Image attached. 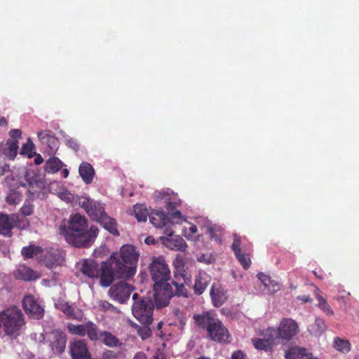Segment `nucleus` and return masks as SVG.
Returning a JSON list of instances; mask_svg holds the SVG:
<instances>
[{"instance_id":"nucleus-10","label":"nucleus","mask_w":359,"mask_h":359,"mask_svg":"<svg viewBox=\"0 0 359 359\" xmlns=\"http://www.w3.org/2000/svg\"><path fill=\"white\" fill-rule=\"evenodd\" d=\"M280 339L288 341L299 332L297 323L292 318H283L278 327Z\"/></svg>"},{"instance_id":"nucleus-26","label":"nucleus","mask_w":359,"mask_h":359,"mask_svg":"<svg viewBox=\"0 0 359 359\" xmlns=\"http://www.w3.org/2000/svg\"><path fill=\"white\" fill-rule=\"evenodd\" d=\"M316 298L318 301V307L322 310L326 315L332 316L334 312L328 304L326 297L323 294V292L319 290V288L316 287L315 290Z\"/></svg>"},{"instance_id":"nucleus-47","label":"nucleus","mask_w":359,"mask_h":359,"mask_svg":"<svg viewBox=\"0 0 359 359\" xmlns=\"http://www.w3.org/2000/svg\"><path fill=\"white\" fill-rule=\"evenodd\" d=\"M99 306L102 311H114L116 308L109 302L106 300H102L99 303Z\"/></svg>"},{"instance_id":"nucleus-58","label":"nucleus","mask_w":359,"mask_h":359,"mask_svg":"<svg viewBox=\"0 0 359 359\" xmlns=\"http://www.w3.org/2000/svg\"><path fill=\"white\" fill-rule=\"evenodd\" d=\"M165 233L169 236L168 238H172V236L173 235V231L171 229H166L165 230Z\"/></svg>"},{"instance_id":"nucleus-41","label":"nucleus","mask_w":359,"mask_h":359,"mask_svg":"<svg viewBox=\"0 0 359 359\" xmlns=\"http://www.w3.org/2000/svg\"><path fill=\"white\" fill-rule=\"evenodd\" d=\"M58 254L56 252H46L44 255L46 266L50 269L57 263Z\"/></svg>"},{"instance_id":"nucleus-49","label":"nucleus","mask_w":359,"mask_h":359,"mask_svg":"<svg viewBox=\"0 0 359 359\" xmlns=\"http://www.w3.org/2000/svg\"><path fill=\"white\" fill-rule=\"evenodd\" d=\"M258 278L261 280V282L264 284V285L266 287L268 285L271 283V277L268 275H266L263 273H259L257 275Z\"/></svg>"},{"instance_id":"nucleus-46","label":"nucleus","mask_w":359,"mask_h":359,"mask_svg":"<svg viewBox=\"0 0 359 359\" xmlns=\"http://www.w3.org/2000/svg\"><path fill=\"white\" fill-rule=\"evenodd\" d=\"M8 150L11 154L15 156L18 149V142L16 140H9L6 142Z\"/></svg>"},{"instance_id":"nucleus-21","label":"nucleus","mask_w":359,"mask_h":359,"mask_svg":"<svg viewBox=\"0 0 359 359\" xmlns=\"http://www.w3.org/2000/svg\"><path fill=\"white\" fill-rule=\"evenodd\" d=\"M151 223L156 228H162L169 223V217L163 210H154L149 215Z\"/></svg>"},{"instance_id":"nucleus-56","label":"nucleus","mask_w":359,"mask_h":359,"mask_svg":"<svg viewBox=\"0 0 359 359\" xmlns=\"http://www.w3.org/2000/svg\"><path fill=\"white\" fill-rule=\"evenodd\" d=\"M144 242L147 244H148V245L154 244L155 243V239L152 236H147L145 238Z\"/></svg>"},{"instance_id":"nucleus-3","label":"nucleus","mask_w":359,"mask_h":359,"mask_svg":"<svg viewBox=\"0 0 359 359\" xmlns=\"http://www.w3.org/2000/svg\"><path fill=\"white\" fill-rule=\"evenodd\" d=\"M193 318L198 327L206 330L208 337L210 340L219 343L230 342L231 335L228 329L212 312L205 311L195 314Z\"/></svg>"},{"instance_id":"nucleus-34","label":"nucleus","mask_w":359,"mask_h":359,"mask_svg":"<svg viewBox=\"0 0 359 359\" xmlns=\"http://www.w3.org/2000/svg\"><path fill=\"white\" fill-rule=\"evenodd\" d=\"M307 353V350L304 348H300L297 346L291 347L286 353H285V358L286 359H303L306 354Z\"/></svg>"},{"instance_id":"nucleus-8","label":"nucleus","mask_w":359,"mask_h":359,"mask_svg":"<svg viewBox=\"0 0 359 359\" xmlns=\"http://www.w3.org/2000/svg\"><path fill=\"white\" fill-rule=\"evenodd\" d=\"M79 203L91 220L97 222L107 214L104 205L100 202L83 197Z\"/></svg>"},{"instance_id":"nucleus-29","label":"nucleus","mask_w":359,"mask_h":359,"mask_svg":"<svg viewBox=\"0 0 359 359\" xmlns=\"http://www.w3.org/2000/svg\"><path fill=\"white\" fill-rule=\"evenodd\" d=\"M101 341L109 347H116L121 345L119 339L111 332L103 331L100 334Z\"/></svg>"},{"instance_id":"nucleus-50","label":"nucleus","mask_w":359,"mask_h":359,"mask_svg":"<svg viewBox=\"0 0 359 359\" xmlns=\"http://www.w3.org/2000/svg\"><path fill=\"white\" fill-rule=\"evenodd\" d=\"M266 288L270 292L274 293L280 290V285L276 281L271 280V283L267 285Z\"/></svg>"},{"instance_id":"nucleus-2","label":"nucleus","mask_w":359,"mask_h":359,"mask_svg":"<svg viewBox=\"0 0 359 359\" xmlns=\"http://www.w3.org/2000/svg\"><path fill=\"white\" fill-rule=\"evenodd\" d=\"M60 230L69 244L79 248L92 246L100 231L95 225L88 228L86 217L78 213L72 215L67 224L60 226Z\"/></svg>"},{"instance_id":"nucleus-48","label":"nucleus","mask_w":359,"mask_h":359,"mask_svg":"<svg viewBox=\"0 0 359 359\" xmlns=\"http://www.w3.org/2000/svg\"><path fill=\"white\" fill-rule=\"evenodd\" d=\"M66 145L75 151H78L79 150V144L76 142V140L73 138L66 139Z\"/></svg>"},{"instance_id":"nucleus-20","label":"nucleus","mask_w":359,"mask_h":359,"mask_svg":"<svg viewBox=\"0 0 359 359\" xmlns=\"http://www.w3.org/2000/svg\"><path fill=\"white\" fill-rule=\"evenodd\" d=\"M210 297L212 304L215 307L222 306L226 302L227 297L224 289L220 286L213 284L210 290Z\"/></svg>"},{"instance_id":"nucleus-55","label":"nucleus","mask_w":359,"mask_h":359,"mask_svg":"<svg viewBox=\"0 0 359 359\" xmlns=\"http://www.w3.org/2000/svg\"><path fill=\"white\" fill-rule=\"evenodd\" d=\"M43 159L40 154H37L34 158V163L36 165H40L43 163Z\"/></svg>"},{"instance_id":"nucleus-53","label":"nucleus","mask_w":359,"mask_h":359,"mask_svg":"<svg viewBox=\"0 0 359 359\" xmlns=\"http://www.w3.org/2000/svg\"><path fill=\"white\" fill-rule=\"evenodd\" d=\"M133 359H147V358L144 353L138 352L135 355Z\"/></svg>"},{"instance_id":"nucleus-31","label":"nucleus","mask_w":359,"mask_h":359,"mask_svg":"<svg viewBox=\"0 0 359 359\" xmlns=\"http://www.w3.org/2000/svg\"><path fill=\"white\" fill-rule=\"evenodd\" d=\"M42 252L43 249L41 247L33 244H30L28 246H25L21 250V254L25 259H31Z\"/></svg>"},{"instance_id":"nucleus-30","label":"nucleus","mask_w":359,"mask_h":359,"mask_svg":"<svg viewBox=\"0 0 359 359\" xmlns=\"http://www.w3.org/2000/svg\"><path fill=\"white\" fill-rule=\"evenodd\" d=\"M261 335L272 346L276 344L277 339H280L278 330L274 327H268L261 332Z\"/></svg>"},{"instance_id":"nucleus-5","label":"nucleus","mask_w":359,"mask_h":359,"mask_svg":"<svg viewBox=\"0 0 359 359\" xmlns=\"http://www.w3.org/2000/svg\"><path fill=\"white\" fill-rule=\"evenodd\" d=\"M139 255L134 245H123L121 248L119 253H113L109 259L112 262L119 263L121 270L130 279L136 273Z\"/></svg>"},{"instance_id":"nucleus-19","label":"nucleus","mask_w":359,"mask_h":359,"mask_svg":"<svg viewBox=\"0 0 359 359\" xmlns=\"http://www.w3.org/2000/svg\"><path fill=\"white\" fill-rule=\"evenodd\" d=\"M211 281V276L205 271H199L195 276L194 290L195 294L200 295L203 293Z\"/></svg>"},{"instance_id":"nucleus-27","label":"nucleus","mask_w":359,"mask_h":359,"mask_svg":"<svg viewBox=\"0 0 359 359\" xmlns=\"http://www.w3.org/2000/svg\"><path fill=\"white\" fill-rule=\"evenodd\" d=\"M15 276L18 278L25 281L32 280L38 278L34 271L25 266H20L16 271Z\"/></svg>"},{"instance_id":"nucleus-28","label":"nucleus","mask_w":359,"mask_h":359,"mask_svg":"<svg viewBox=\"0 0 359 359\" xmlns=\"http://www.w3.org/2000/svg\"><path fill=\"white\" fill-rule=\"evenodd\" d=\"M59 309L69 318L81 320L83 317L81 311H75L74 308L67 302L60 304Z\"/></svg>"},{"instance_id":"nucleus-44","label":"nucleus","mask_w":359,"mask_h":359,"mask_svg":"<svg viewBox=\"0 0 359 359\" xmlns=\"http://www.w3.org/2000/svg\"><path fill=\"white\" fill-rule=\"evenodd\" d=\"M34 147L33 143L29 140L27 143L25 144L22 147V154L28 155L29 157H32Z\"/></svg>"},{"instance_id":"nucleus-39","label":"nucleus","mask_w":359,"mask_h":359,"mask_svg":"<svg viewBox=\"0 0 359 359\" xmlns=\"http://www.w3.org/2000/svg\"><path fill=\"white\" fill-rule=\"evenodd\" d=\"M178 205L177 202L175 201H167L166 202V209L168 212V214L172 218L181 219L182 217V213L180 210H177V206Z\"/></svg>"},{"instance_id":"nucleus-54","label":"nucleus","mask_w":359,"mask_h":359,"mask_svg":"<svg viewBox=\"0 0 359 359\" xmlns=\"http://www.w3.org/2000/svg\"><path fill=\"white\" fill-rule=\"evenodd\" d=\"M297 299L304 302H311L312 301V299L310 298L309 295L299 296Z\"/></svg>"},{"instance_id":"nucleus-60","label":"nucleus","mask_w":359,"mask_h":359,"mask_svg":"<svg viewBox=\"0 0 359 359\" xmlns=\"http://www.w3.org/2000/svg\"><path fill=\"white\" fill-rule=\"evenodd\" d=\"M154 359H165V357L161 353L156 354L154 356Z\"/></svg>"},{"instance_id":"nucleus-9","label":"nucleus","mask_w":359,"mask_h":359,"mask_svg":"<svg viewBox=\"0 0 359 359\" xmlns=\"http://www.w3.org/2000/svg\"><path fill=\"white\" fill-rule=\"evenodd\" d=\"M67 328L72 334H76L81 337L87 335L91 341L98 339V330L95 324L91 321H88L85 324L74 325L73 323H67Z\"/></svg>"},{"instance_id":"nucleus-13","label":"nucleus","mask_w":359,"mask_h":359,"mask_svg":"<svg viewBox=\"0 0 359 359\" xmlns=\"http://www.w3.org/2000/svg\"><path fill=\"white\" fill-rule=\"evenodd\" d=\"M23 309L25 312L34 319H41L43 316V308L32 296H26L22 300Z\"/></svg>"},{"instance_id":"nucleus-61","label":"nucleus","mask_w":359,"mask_h":359,"mask_svg":"<svg viewBox=\"0 0 359 359\" xmlns=\"http://www.w3.org/2000/svg\"><path fill=\"white\" fill-rule=\"evenodd\" d=\"M313 273L314 274V276L320 279H322L323 278V276L320 274H318V273L316 271V270H313Z\"/></svg>"},{"instance_id":"nucleus-1","label":"nucleus","mask_w":359,"mask_h":359,"mask_svg":"<svg viewBox=\"0 0 359 359\" xmlns=\"http://www.w3.org/2000/svg\"><path fill=\"white\" fill-rule=\"evenodd\" d=\"M180 277L175 274L171 284L168 283L170 278V271L163 256L153 257L149 264V273L154 283V304L157 309L167 306L173 296L187 297L188 291L184 287L187 282L184 270L176 266Z\"/></svg>"},{"instance_id":"nucleus-51","label":"nucleus","mask_w":359,"mask_h":359,"mask_svg":"<svg viewBox=\"0 0 359 359\" xmlns=\"http://www.w3.org/2000/svg\"><path fill=\"white\" fill-rule=\"evenodd\" d=\"M9 135L12 138V140H18L19 138L21 137L22 133L19 129H13L10 131Z\"/></svg>"},{"instance_id":"nucleus-7","label":"nucleus","mask_w":359,"mask_h":359,"mask_svg":"<svg viewBox=\"0 0 359 359\" xmlns=\"http://www.w3.org/2000/svg\"><path fill=\"white\" fill-rule=\"evenodd\" d=\"M119 264L117 262H112L110 259L107 262L102 263L100 282L102 287L110 286L116 276L118 278L129 279L121 270Z\"/></svg>"},{"instance_id":"nucleus-52","label":"nucleus","mask_w":359,"mask_h":359,"mask_svg":"<svg viewBox=\"0 0 359 359\" xmlns=\"http://www.w3.org/2000/svg\"><path fill=\"white\" fill-rule=\"evenodd\" d=\"M231 359H245V355L241 351H236L232 353Z\"/></svg>"},{"instance_id":"nucleus-15","label":"nucleus","mask_w":359,"mask_h":359,"mask_svg":"<svg viewBox=\"0 0 359 359\" xmlns=\"http://www.w3.org/2000/svg\"><path fill=\"white\" fill-rule=\"evenodd\" d=\"M42 144L46 145L48 151L55 154L59 147V140L51 130H41L37 133Z\"/></svg>"},{"instance_id":"nucleus-11","label":"nucleus","mask_w":359,"mask_h":359,"mask_svg":"<svg viewBox=\"0 0 359 359\" xmlns=\"http://www.w3.org/2000/svg\"><path fill=\"white\" fill-rule=\"evenodd\" d=\"M133 290V287L129 284L126 282H120L112 285L109 290L108 293L111 299L121 304H123L128 300Z\"/></svg>"},{"instance_id":"nucleus-17","label":"nucleus","mask_w":359,"mask_h":359,"mask_svg":"<svg viewBox=\"0 0 359 359\" xmlns=\"http://www.w3.org/2000/svg\"><path fill=\"white\" fill-rule=\"evenodd\" d=\"M72 359H92L84 340H76L70 345Z\"/></svg>"},{"instance_id":"nucleus-38","label":"nucleus","mask_w":359,"mask_h":359,"mask_svg":"<svg viewBox=\"0 0 359 359\" xmlns=\"http://www.w3.org/2000/svg\"><path fill=\"white\" fill-rule=\"evenodd\" d=\"M134 213L139 222H146L148 216V212L142 205L136 204L134 205Z\"/></svg>"},{"instance_id":"nucleus-33","label":"nucleus","mask_w":359,"mask_h":359,"mask_svg":"<svg viewBox=\"0 0 359 359\" xmlns=\"http://www.w3.org/2000/svg\"><path fill=\"white\" fill-rule=\"evenodd\" d=\"M334 348L342 353H347L351 351V345L348 340L340 337H335L333 341Z\"/></svg>"},{"instance_id":"nucleus-22","label":"nucleus","mask_w":359,"mask_h":359,"mask_svg":"<svg viewBox=\"0 0 359 359\" xmlns=\"http://www.w3.org/2000/svg\"><path fill=\"white\" fill-rule=\"evenodd\" d=\"M163 244L168 248L175 250L184 252L187 248V245L184 240L177 236L175 238H163L162 237Z\"/></svg>"},{"instance_id":"nucleus-4","label":"nucleus","mask_w":359,"mask_h":359,"mask_svg":"<svg viewBox=\"0 0 359 359\" xmlns=\"http://www.w3.org/2000/svg\"><path fill=\"white\" fill-rule=\"evenodd\" d=\"M25 327L22 311L15 306L0 311V329L5 335L16 339Z\"/></svg>"},{"instance_id":"nucleus-35","label":"nucleus","mask_w":359,"mask_h":359,"mask_svg":"<svg viewBox=\"0 0 359 359\" xmlns=\"http://www.w3.org/2000/svg\"><path fill=\"white\" fill-rule=\"evenodd\" d=\"M325 329L324 320L321 318H316L315 323L309 327V331L311 334L318 337L325 332Z\"/></svg>"},{"instance_id":"nucleus-59","label":"nucleus","mask_w":359,"mask_h":359,"mask_svg":"<svg viewBox=\"0 0 359 359\" xmlns=\"http://www.w3.org/2000/svg\"><path fill=\"white\" fill-rule=\"evenodd\" d=\"M69 170H68L67 169H66V168H65V169H63V170H62V176H63V177H64V178L67 177H68V175H69Z\"/></svg>"},{"instance_id":"nucleus-62","label":"nucleus","mask_w":359,"mask_h":359,"mask_svg":"<svg viewBox=\"0 0 359 359\" xmlns=\"http://www.w3.org/2000/svg\"><path fill=\"white\" fill-rule=\"evenodd\" d=\"M138 297H139V296H138V294H137V293H135V294H133V299L134 300V302H137V301H139V300H140V299H138Z\"/></svg>"},{"instance_id":"nucleus-57","label":"nucleus","mask_w":359,"mask_h":359,"mask_svg":"<svg viewBox=\"0 0 359 359\" xmlns=\"http://www.w3.org/2000/svg\"><path fill=\"white\" fill-rule=\"evenodd\" d=\"M8 122L4 117L0 118V126H7Z\"/></svg>"},{"instance_id":"nucleus-63","label":"nucleus","mask_w":359,"mask_h":359,"mask_svg":"<svg viewBox=\"0 0 359 359\" xmlns=\"http://www.w3.org/2000/svg\"><path fill=\"white\" fill-rule=\"evenodd\" d=\"M197 359H210V358H208V357L201 356V357H200V358H198Z\"/></svg>"},{"instance_id":"nucleus-43","label":"nucleus","mask_w":359,"mask_h":359,"mask_svg":"<svg viewBox=\"0 0 359 359\" xmlns=\"http://www.w3.org/2000/svg\"><path fill=\"white\" fill-rule=\"evenodd\" d=\"M198 228L196 225L191 224L189 228H185L184 235L187 239H194V235L197 233Z\"/></svg>"},{"instance_id":"nucleus-40","label":"nucleus","mask_w":359,"mask_h":359,"mask_svg":"<svg viewBox=\"0 0 359 359\" xmlns=\"http://www.w3.org/2000/svg\"><path fill=\"white\" fill-rule=\"evenodd\" d=\"M22 198V194L16 190H11L6 198V201L9 205H17Z\"/></svg>"},{"instance_id":"nucleus-64","label":"nucleus","mask_w":359,"mask_h":359,"mask_svg":"<svg viewBox=\"0 0 359 359\" xmlns=\"http://www.w3.org/2000/svg\"><path fill=\"white\" fill-rule=\"evenodd\" d=\"M161 326H162V323H161V322H160V323L158 324V329H161Z\"/></svg>"},{"instance_id":"nucleus-18","label":"nucleus","mask_w":359,"mask_h":359,"mask_svg":"<svg viewBox=\"0 0 359 359\" xmlns=\"http://www.w3.org/2000/svg\"><path fill=\"white\" fill-rule=\"evenodd\" d=\"M77 268L86 277L93 278L98 276L97 264L93 260L83 259L77 264Z\"/></svg>"},{"instance_id":"nucleus-14","label":"nucleus","mask_w":359,"mask_h":359,"mask_svg":"<svg viewBox=\"0 0 359 359\" xmlns=\"http://www.w3.org/2000/svg\"><path fill=\"white\" fill-rule=\"evenodd\" d=\"M50 346L53 351L60 354L65 351L67 343V335L61 330H54L49 336Z\"/></svg>"},{"instance_id":"nucleus-32","label":"nucleus","mask_w":359,"mask_h":359,"mask_svg":"<svg viewBox=\"0 0 359 359\" xmlns=\"http://www.w3.org/2000/svg\"><path fill=\"white\" fill-rule=\"evenodd\" d=\"M63 163L57 157H52L46 162L45 170L48 173H55L62 167Z\"/></svg>"},{"instance_id":"nucleus-45","label":"nucleus","mask_w":359,"mask_h":359,"mask_svg":"<svg viewBox=\"0 0 359 359\" xmlns=\"http://www.w3.org/2000/svg\"><path fill=\"white\" fill-rule=\"evenodd\" d=\"M143 327L138 330V334L142 339H147L151 335V330L148 327L149 325H144Z\"/></svg>"},{"instance_id":"nucleus-42","label":"nucleus","mask_w":359,"mask_h":359,"mask_svg":"<svg viewBox=\"0 0 359 359\" xmlns=\"http://www.w3.org/2000/svg\"><path fill=\"white\" fill-rule=\"evenodd\" d=\"M34 206L29 201H25L22 207L20 208V212L24 216H30L34 212Z\"/></svg>"},{"instance_id":"nucleus-12","label":"nucleus","mask_w":359,"mask_h":359,"mask_svg":"<svg viewBox=\"0 0 359 359\" xmlns=\"http://www.w3.org/2000/svg\"><path fill=\"white\" fill-rule=\"evenodd\" d=\"M18 215L0 212V234L4 237H11L13 229L18 226Z\"/></svg>"},{"instance_id":"nucleus-6","label":"nucleus","mask_w":359,"mask_h":359,"mask_svg":"<svg viewBox=\"0 0 359 359\" xmlns=\"http://www.w3.org/2000/svg\"><path fill=\"white\" fill-rule=\"evenodd\" d=\"M154 304L150 297H143L133 305L134 317L142 325H150L153 320Z\"/></svg>"},{"instance_id":"nucleus-24","label":"nucleus","mask_w":359,"mask_h":359,"mask_svg":"<svg viewBox=\"0 0 359 359\" xmlns=\"http://www.w3.org/2000/svg\"><path fill=\"white\" fill-rule=\"evenodd\" d=\"M104 229L114 236H119L117 222L115 219L109 217L107 213L97 221Z\"/></svg>"},{"instance_id":"nucleus-16","label":"nucleus","mask_w":359,"mask_h":359,"mask_svg":"<svg viewBox=\"0 0 359 359\" xmlns=\"http://www.w3.org/2000/svg\"><path fill=\"white\" fill-rule=\"evenodd\" d=\"M241 237L238 235H234L233 242L231 245L232 250L233 251L236 257L239 261L240 264L245 269H248L251 264L250 259V254L243 252L241 248Z\"/></svg>"},{"instance_id":"nucleus-23","label":"nucleus","mask_w":359,"mask_h":359,"mask_svg":"<svg viewBox=\"0 0 359 359\" xmlns=\"http://www.w3.org/2000/svg\"><path fill=\"white\" fill-rule=\"evenodd\" d=\"M79 172L83 181L86 184H90L95 176V170L93 166L88 162H82L79 168Z\"/></svg>"},{"instance_id":"nucleus-37","label":"nucleus","mask_w":359,"mask_h":359,"mask_svg":"<svg viewBox=\"0 0 359 359\" xmlns=\"http://www.w3.org/2000/svg\"><path fill=\"white\" fill-rule=\"evenodd\" d=\"M251 340L254 347L257 350L264 351L272 350L273 346L264 338H252Z\"/></svg>"},{"instance_id":"nucleus-36","label":"nucleus","mask_w":359,"mask_h":359,"mask_svg":"<svg viewBox=\"0 0 359 359\" xmlns=\"http://www.w3.org/2000/svg\"><path fill=\"white\" fill-rule=\"evenodd\" d=\"M223 229L216 225H208L206 227V233L209 234L210 239L215 240L217 243L222 242Z\"/></svg>"},{"instance_id":"nucleus-25","label":"nucleus","mask_w":359,"mask_h":359,"mask_svg":"<svg viewBox=\"0 0 359 359\" xmlns=\"http://www.w3.org/2000/svg\"><path fill=\"white\" fill-rule=\"evenodd\" d=\"M43 186L41 182H36L34 183L30 182L27 189L29 200L33 201L36 198H43L44 196Z\"/></svg>"}]
</instances>
